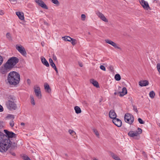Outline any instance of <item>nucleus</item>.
<instances>
[{"label": "nucleus", "instance_id": "obj_12", "mask_svg": "<svg viewBox=\"0 0 160 160\" xmlns=\"http://www.w3.org/2000/svg\"><path fill=\"white\" fill-rule=\"evenodd\" d=\"M105 41L106 42L112 45V46L114 47L115 48H117L119 49H121V48L119 47H118L117 44L112 41L110 40L109 39H106L105 40Z\"/></svg>", "mask_w": 160, "mask_h": 160}, {"label": "nucleus", "instance_id": "obj_48", "mask_svg": "<svg viewBox=\"0 0 160 160\" xmlns=\"http://www.w3.org/2000/svg\"><path fill=\"white\" fill-rule=\"evenodd\" d=\"M3 111V108L2 106L0 105V112H2Z\"/></svg>", "mask_w": 160, "mask_h": 160}, {"label": "nucleus", "instance_id": "obj_52", "mask_svg": "<svg viewBox=\"0 0 160 160\" xmlns=\"http://www.w3.org/2000/svg\"><path fill=\"white\" fill-rule=\"evenodd\" d=\"M79 64L80 67H82L83 66L82 64L80 62H79Z\"/></svg>", "mask_w": 160, "mask_h": 160}, {"label": "nucleus", "instance_id": "obj_59", "mask_svg": "<svg viewBox=\"0 0 160 160\" xmlns=\"http://www.w3.org/2000/svg\"><path fill=\"white\" fill-rule=\"evenodd\" d=\"M159 95L160 96V92H159Z\"/></svg>", "mask_w": 160, "mask_h": 160}, {"label": "nucleus", "instance_id": "obj_16", "mask_svg": "<svg viewBox=\"0 0 160 160\" xmlns=\"http://www.w3.org/2000/svg\"><path fill=\"white\" fill-rule=\"evenodd\" d=\"M8 70L10 71L12 68L13 67L11 64L10 63L7 61L5 63L4 66Z\"/></svg>", "mask_w": 160, "mask_h": 160}, {"label": "nucleus", "instance_id": "obj_1", "mask_svg": "<svg viewBox=\"0 0 160 160\" xmlns=\"http://www.w3.org/2000/svg\"><path fill=\"white\" fill-rule=\"evenodd\" d=\"M11 142L9 138H5V135L0 132V152H6L11 145Z\"/></svg>", "mask_w": 160, "mask_h": 160}, {"label": "nucleus", "instance_id": "obj_26", "mask_svg": "<svg viewBox=\"0 0 160 160\" xmlns=\"http://www.w3.org/2000/svg\"><path fill=\"white\" fill-rule=\"evenodd\" d=\"M74 110L75 112L77 114H79L81 112V110L80 108L78 106H76L74 107Z\"/></svg>", "mask_w": 160, "mask_h": 160}, {"label": "nucleus", "instance_id": "obj_33", "mask_svg": "<svg viewBox=\"0 0 160 160\" xmlns=\"http://www.w3.org/2000/svg\"><path fill=\"white\" fill-rule=\"evenodd\" d=\"M22 158L24 160H31L29 157L25 155H24L22 156Z\"/></svg>", "mask_w": 160, "mask_h": 160}, {"label": "nucleus", "instance_id": "obj_44", "mask_svg": "<svg viewBox=\"0 0 160 160\" xmlns=\"http://www.w3.org/2000/svg\"><path fill=\"white\" fill-rule=\"evenodd\" d=\"M9 124L11 127H12L14 125V122L13 121L11 120L9 122Z\"/></svg>", "mask_w": 160, "mask_h": 160}, {"label": "nucleus", "instance_id": "obj_3", "mask_svg": "<svg viewBox=\"0 0 160 160\" xmlns=\"http://www.w3.org/2000/svg\"><path fill=\"white\" fill-rule=\"evenodd\" d=\"M16 98L13 95H10L8 97V100L6 102V105L7 108L10 110H15L17 108Z\"/></svg>", "mask_w": 160, "mask_h": 160}, {"label": "nucleus", "instance_id": "obj_4", "mask_svg": "<svg viewBox=\"0 0 160 160\" xmlns=\"http://www.w3.org/2000/svg\"><path fill=\"white\" fill-rule=\"evenodd\" d=\"M134 120V117L132 115L129 113L125 114L124 116V120L126 122L131 124L133 122Z\"/></svg>", "mask_w": 160, "mask_h": 160}, {"label": "nucleus", "instance_id": "obj_31", "mask_svg": "<svg viewBox=\"0 0 160 160\" xmlns=\"http://www.w3.org/2000/svg\"><path fill=\"white\" fill-rule=\"evenodd\" d=\"M51 2L53 3L56 4L57 6L59 5L60 3L58 0H51Z\"/></svg>", "mask_w": 160, "mask_h": 160}, {"label": "nucleus", "instance_id": "obj_21", "mask_svg": "<svg viewBox=\"0 0 160 160\" xmlns=\"http://www.w3.org/2000/svg\"><path fill=\"white\" fill-rule=\"evenodd\" d=\"M44 88L46 92L48 93H49L51 92V89L50 87L47 83H45L44 85Z\"/></svg>", "mask_w": 160, "mask_h": 160}, {"label": "nucleus", "instance_id": "obj_53", "mask_svg": "<svg viewBox=\"0 0 160 160\" xmlns=\"http://www.w3.org/2000/svg\"><path fill=\"white\" fill-rule=\"evenodd\" d=\"M44 42H41V44H42V46H43H43H44Z\"/></svg>", "mask_w": 160, "mask_h": 160}, {"label": "nucleus", "instance_id": "obj_36", "mask_svg": "<svg viewBox=\"0 0 160 160\" xmlns=\"http://www.w3.org/2000/svg\"><path fill=\"white\" fill-rule=\"evenodd\" d=\"M137 132L138 135L141 134L142 132V130L140 128H138L137 131H135Z\"/></svg>", "mask_w": 160, "mask_h": 160}, {"label": "nucleus", "instance_id": "obj_28", "mask_svg": "<svg viewBox=\"0 0 160 160\" xmlns=\"http://www.w3.org/2000/svg\"><path fill=\"white\" fill-rule=\"evenodd\" d=\"M30 102L31 104L33 105H34L35 104V101L33 98L32 96H30Z\"/></svg>", "mask_w": 160, "mask_h": 160}, {"label": "nucleus", "instance_id": "obj_50", "mask_svg": "<svg viewBox=\"0 0 160 160\" xmlns=\"http://www.w3.org/2000/svg\"><path fill=\"white\" fill-rule=\"evenodd\" d=\"M4 14L3 11V10H1L0 11V15H2Z\"/></svg>", "mask_w": 160, "mask_h": 160}, {"label": "nucleus", "instance_id": "obj_22", "mask_svg": "<svg viewBox=\"0 0 160 160\" xmlns=\"http://www.w3.org/2000/svg\"><path fill=\"white\" fill-rule=\"evenodd\" d=\"M9 71L5 67H2L1 69V72L2 74H5Z\"/></svg>", "mask_w": 160, "mask_h": 160}, {"label": "nucleus", "instance_id": "obj_10", "mask_svg": "<svg viewBox=\"0 0 160 160\" xmlns=\"http://www.w3.org/2000/svg\"><path fill=\"white\" fill-rule=\"evenodd\" d=\"M35 1L36 3L42 8L48 9V7L41 0H35Z\"/></svg>", "mask_w": 160, "mask_h": 160}, {"label": "nucleus", "instance_id": "obj_6", "mask_svg": "<svg viewBox=\"0 0 160 160\" xmlns=\"http://www.w3.org/2000/svg\"><path fill=\"white\" fill-rule=\"evenodd\" d=\"M8 61L14 67L19 62V59L16 57H13L10 58Z\"/></svg>", "mask_w": 160, "mask_h": 160}, {"label": "nucleus", "instance_id": "obj_37", "mask_svg": "<svg viewBox=\"0 0 160 160\" xmlns=\"http://www.w3.org/2000/svg\"><path fill=\"white\" fill-rule=\"evenodd\" d=\"M71 41H72L71 43L73 45H75L77 43V40L75 39L72 38Z\"/></svg>", "mask_w": 160, "mask_h": 160}, {"label": "nucleus", "instance_id": "obj_24", "mask_svg": "<svg viewBox=\"0 0 160 160\" xmlns=\"http://www.w3.org/2000/svg\"><path fill=\"white\" fill-rule=\"evenodd\" d=\"M110 155L115 160H121L120 158L117 156V155L111 152Z\"/></svg>", "mask_w": 160, "mask_h": 160}, {"label": "nucleus", "instance_id": "obj_8", "mask_svg": "<svg viewBox=\"0 0 160 160\" xmlns=\"http://www.w3.org/2000/svg\"><path fill=\"white\" fill-rule=\"evenodd\" d=\"M4 131L6 134V136L9 138H15L16 137V135L12 132L8 131L7 130H4Z\"/></svg>", "mask_w": 160, "mask_h": 160}, {"label": "nucleus", "instance_id": "obj_55", "mask_svg": "<svg viewBox=\"0 0 160 160\" xmlns=\"http://www.w3.org/2000/svg\"><path fill=\"white\" fill-rule=\"evenodd\" d=\"M11 2L15 1V0H9Z\"/></svg>", "mask_w": 160, "mask_h": 160}, {"label": "nucleus", "instance_id": "obj_51", "mask_svg": "<svg viewBox=\"0 0 160 160\" xmlns=\"http://www.w3.org/2000/svg\"><path fill=\"white\" fill-rule=\"evenodd\" d=\"M27 82L28 84H30L31 83V81L29 79H28L27 80Z\"/></svg>", "mask_w": 160, "mask_h": 160}, {"label": "nucleus", "instance_id": "obj_40", "mask_svg": "<svg viewBox=\"0 0 160 160\" xmlns=\"http://www.w3.org/2000/svg\"><path fill=\"white\" fill-rule=\"evenodd\" d=\"M86 16L85 14H82L81 15V20L82 21H84L85 20Z\"/></svg>", "mask_w": 160, "mask_h": 160}, {"label": "nucleus", "instance_id": "obj_42", "mask_svg": "<svg viewBox=\"0 0 160 160\" xmlns=\"http://www.w3.org/2000/svg\"><path fill=\"white\" fill-rule=\"evenodd\" d=\"M7 118L14 119V116L13 115L9 114L7 116Z\"/></svg>", "mask_w": 160, "mask_h": 160}, {"label": "nucleus", "instance_id": "obj_35", "mask_svg": "<svg viewBox=\"0 0 160 160\" xmlns=\"http://www.w3.org/2000/svg\"><path fill=\"white\" fill-rule=\"evenodd\" d=\"M49 61L50 65L52 67L55 65V64L53 62L51 58H50L49 60Z\"/></svg>", "mask_w": 160, "mask_h": 160}, {"label": "nucleus", "instance_id": "obj_49", "mask_svg": "<svg viewBox=\"0 0 160 160\" xmlns=\"http://www.w3.org/2000/svg\"><path fill=\"white\" fill-rule=\"evenodd\" d=\"M53 59L54 60H56L57 59V57L55 55L53 54L52 56Z\"/></svg>", "mask_w": 160, "mask_h": 160}, {"label": "nucleus", "instance_id": "obj_45", "mask_svg": "<svg viewBox=\"0 0 160 160\" xmlns=\"http://www.w3.org/2000/svg\"><path fill=\"white\" fill-rule=\"evenodd\" d=\"M133 109L137 113H138V111L137 109V108L136 106L134 105L133 106Z\"/></svg>", "mask_w": 160, "mask_h": 160}, {"label": "nucleus", "instance_id": "obj_7", "mask_svg": "<svg viewBox=\"0 0 160 160\" xmlns=\"http://www.w3.org/2000/svg\"><path fill=\"white\" fill-rule=\"evenodd\" d=\"M34 91L36 96L39 98H41L42 95L40 89L39 87L38 86L35 87L34 88Z\"/></svg>", "mask_w": 160, "mask_h": 160}, {"label": "nucleus", "instance_id": "obj_46", "mask_svg": "<svg viewBox=\"0 0 160 160\" xmlns=\"http://www.w3.org/2000/svg\"><path fill=\"white\" fill-rule=\"evenodd\" d=\"M3 58L1 56H0V65L2 64L3 61Z\"/></svg>", "mask_w": 160, "mask_h": 160}, {"label": "nucleus", "instance_id": "obj_2", "mask_svg": "<svg viewBox=\"0 0 160 160\" xmlns=\"http://www.w3.org/2000/svg\"><path fill=\"white\" fill-rule=\"evenodd\" d=\"M8 80L11 85H17L19 83L20 80V75L16 72H11L8 76Z\"/></svg>", "mask_w": 160, "mask_h": 160}, {"label": "nucleus", "instance_id": "obj_9", "mask_svg": "<svg viewBox=\"0 0 160 160\" xmlns=\"http://www.w3.org/2000/svg\"><path fill=\"white\" fill-rule=\"evenodd\" d=\"M139 2L143 7V8L146 10H148L150 9L148 2L144 0H140Z\"/></svg>", "mask_w": 160, "mask_h": 160}, {"label": "nucleus", "instance_id": "obj_25", "mask_svg": "<svg viewBox=\"0 0 160 160\" xmlns=\"http://www.w3.org/2000/svg\"><path fill=\"white\" fill-rule=\"evenodd\" d=\"M62 39L65 41L71 42L72 38L68 36H65L62 37Z\"/></svg>", "mask_w": 160, "mask_h": 160}, {"label": "nucleus", "instance_id": "obj_38", "mask_svg": "<svg viewBox=\"0 0 160 160\" xmlns=\"http://www.w3.org/2000/svg\"><path fill=\"white\" fill-rule=\"evenodd\" d=\"M157 68L158 71V72L160 75V63H158L157 65Z\"/></svg>", "mask_w": 160, "mask_h": 160}, {"label": "nucleus", "instance_id": "obj_20", "mask_svg": "<svg viewBox=\"0 0 160 160\" xmlns=\"http://www.w3.org/2000/svg\"><path fill=\"white\" fill-rule=\"evenodd\" d=\"M119 96L120 97H122L127 93V89L125 87H123L122 89V91L119 92Z\"/></svg>", "mask_w": 160, "mask_h": 160}, {"label": "nucleus", "instance_id": "obj_30", "mask_svg": "<svg viewBox=\"0 0 160 160\" xmlns=\"http://www.w3.org/2000/svg\"><path fill=\"white\" fill-rule=\"evenodd\" d=\"M93 132H94V133L97 136V137L98 138H99V134L97 131V130L96 129L94 128L92 129Z\"/></svg>", "mask_w": 160, "mask_h": 160}, {"label": "nucleus", "instance_id": "obj_43", "mask_svg": "<svg viewBox=\"0 0 160 160\" xmlns=\"http://www.w3.org/2000/svg\"><path fill=\"white\" fill-rule=\"evenodd\" d=\"M100 68L101 69H102V70L104 71H106V68H105V67L103 65H101L100 67Z\"/></svg>", "mask_w": 160, "mask_h": 160}, {"label": "nucleus", "instance_id": "obj_58", "mask_svg": "<svg viewBox=\"0 0 160 160\" xmlns=\"http://www.w3.org/2000/svg\"><path fill=\"white\" fill-rule=\"evenodd\" d=\"M93 160H98V159H96V158H94Z\"/></svg>", "mask_w": 160, "mask_h": 160}, {"label": "nucleus", "instance_id": "obj_29", "mask_svg": "<svg viewBox=\"0 0 160 160\" xmlns=\"http://www.w3.org/2000/svg\"><path fill=\"white\" fill-rule=\"evenodd\" d=\"M114 78L115 79L118 81H119L121 79V76L120 75L118 74H116Z\"/></svg>", "mask_w": 160, "mask_h": 160}, {"label": "nucleus", "instance_id": "obj_5", "mask_svg": "<svg viewBox=\"0 0 160 160\" xmlns=\"http://www.w3.org/2000/svg\"><path fill=\"white\" fill-rule=\"evenodd\" d=\"M16 48L18 51L23 56H26L27 52L24 47L21 45L18 46V45H16Z\"/></svg>", "mask_w": 160, "mask_h": 160}, {"label": "nucleus", "instance_id": "obj_15", "mask_svg": "<svg viewBox=\"0 0 160 160\" xmlns=\"http://www.w3.org/2000/svg\"><path fill=\"white\" fill-rule=\"evenodd\" d=\"M41 59L42 63L44 65L46 66L47 67H48L49 66V63L44 57H41Z\"/></svg>", "mask_w": 160, "mask_h": 160}, {"label": "nucleus", "instance_id": "obj_47", "mask_svg": "<svg viewBox=\"0 0 160 160\" xmlns=\"http://www.w3.org/2000/svg\"><path fill=\"white\" fill-rule=\"evenodd\" d=\"M52 68L55 70L57 73H58V69L56 66H54L53 67H52Z\"/></svg>", "mask_w": 160, "mask_h": 160}, {"label": "nucleus", "instance_id": "obj_41", "mask_svg": "<svg viewBox=\"0 0 160 160\" xmlns=\"http://www.w3.org/2000/svg\"><path fill=\"white\" fill-rule=\"evenodd\" d=\"M138 120L139 122V123L141 124H144V122L143 121V120L141 118H138Z\"/></svg>", "mask_w": 160, "mask_h": 160}, {"label": "nucleus", "instance_id": "obj_23", "mask_svg": "<svg viewBox=\"0 0 160 160\" xmlns=\"http://www.w3.org/2000/svg\"><path fill=\"white\" fill-rule=\"evenodd\" d=\"M128 135L131 137L136 136L138 135L136 131H130L128 133Z\"/></svg>", "mask_w": 160, "mask_h": 160}, {"label": "nucleus", "instance_id": "obj_13", "mask_svg": "<svg viewBox=\"0 0 160 160\" xmlns=\"http://www.w3.org/2000/svg\"><path fill=\"white\" fill-rule=\"evenodd\" d=\"M112 122L114 124L118 127H120L122 124L121 121L118 119L115 118L112 120Z\"/></svg>", "mask_w": 160, "mask_h": 160}, {"label": "nucleus", "instance_id": "obj_32", "mask_svg": "<svg viewBox=\"0 0 160 160\" xmlns=\"http://www.w3.org/2000/svg\"><path fill=\"white\" fill-rule=\"evenodd\" d=\"M6 37L9 40H12V38L11 34L9 32H8L6 34Z\"/></svg>", "mask_w": 160, "mask_h": 160}, {"label": "nucleus", "instance_id": "obj_56", "mask_svg": "<svg viewBox=\"0 0 160 160\" xmlns=\"http://www.w3.org/2000/svg\"><path fill=\"white\" fill-rule=\"evenodd\" d=\"M12 154V155H13L14 156L15 155V153H13Z\"/></svg>", "mask_w": 160, "mask_h": 160}, {"label": "nucleus", "instance_id": "obj_57", "mask_svg": "<svg viewBox=\"0 0 160 160\" xmlns=\"http://www.w3.org/2000/svg\"><path fill=\"white\" fill-rule=\"evenodd\" d=\"M158 125L160 127V123H159L158 124Z\"/></svg>", "mask_w": 160, "mask_h": 160}, {"label": "nucleus", "instance_id": "obj_11", "mask_svg": "<svg viewBox=\"0 0 160 160\" xmlns=\"http://www.w3.org/2000/svg\"><path fill=\"white\" fill-rule=\"evenodd\" d=\"M96 14L102 20L106 22H108V20L102 13L99 12H96Z\"/></svg>", "mask_w": 160, "mask_h": 160}, {"label": "nucleus", "instance_id": "obj_27", "mask_svg": "<svg viewBox=\"0 0 160 160\" xmlns=\"http://www.w3.org/2000/svg\"><path fill=\"white\" fill-rule=\"evenodd\" d=\"M155 95V93L153 91H151L149 93V97L151 98H154Z\"/></svg>", "mask_w": 160, "mask_h": 160}, {"label": "nucleus", "instance_id": "obj_39", "mask_svg": "<svg viewBox=\"0 0 160 160\" xmlns=\"http://www.w3.org/2000/svg\"><path fill=\"white\" fill-rule=\"evenodd\" d=\"M4 125V122L0 120V129L2 128Z\"/></svg>", "mask_w": 160, "mask_h": 160}, {"label": "nucleus", "instance_id": "obj_34", "mask_svg": "<svg viewBox=\"0 0 160 160\" xmlns=\"http://www.w3.org/2000/svg\"><path fill=\"white\" fill-rule=\"evenodd\" d=\"M69 133L72 136H74L76 135V132L73 130L70 129L68 131Z\"/></svg>", "mask_w": 160, "mask_h": 160}, {"label": "nucleus", "instance_id": "obj_19", "mask_svg": "<svg viewBox=\"0 0 160 160\" xmlns=\"http://www.w3.org/2000/svg\"><path fill=\"white\" fill-rule=\"evenodd\" d=\"M16 14L20 19L21 20H23L24 19V14L23 12H16Z\"/></svg>", "mask_w": 160, "mask_h": 160}, {"label": "nucleus", "instance_id": "obj_17", "mask_svg": "<svg viewBox=\"0 0 160 160\" xmlns=\"http://www.w3.org/2000/svg\"><path fill=\"white\" fill-rule=\"evenodd\" d=\"M139 83V85L142 87L147 86L149 84V82L147 80L141 81Z\"/></svg>", "mask_w": 160, "mask_h": 160}, {"label": "nucleus", "instance_id": "obj_14", "mask_svg": "<svg viewBox=\"0 0 160 160\" xmlns=\"http://www.w3.org/2000/svg\"><path fill=\"white\" fill-rule=\"evenodd\" d=\"M109 115L110 118L113 119L116 118L117 117V115L113 110H111L110 111Z\"/></svg>", "mask_w": 160, "mask_h": 160}, {"label": "nucleus", "instance_id": "obj_54", "mask_svg": "<svg viewBox=\"0 0 160 160\" xmlns=\"http://www.w3.org/2000/svg\"><path fill=\"white\" fill-rule=\"evenodd\" d=\"M21 125H22V126H24L25 125V123L23 122H22L21 123Z\"/></svg>", "mask_w": 160, "mask_h": 160}, {"label": "nucleus", "instance_id": "obj_18", "mask_svg": "<svg viewBox=\"0 0 160 160\" xmlns=\"http://www.w3.org/2000/svg\"><path fill=\"white\" fill-rule=\"evenodd\" d=\"M90 82L96 88H98L99 87L98 82L94 79H90Z\"/></svg>", "mask_w": 160, "mask_h": 160}]
</instances>
